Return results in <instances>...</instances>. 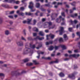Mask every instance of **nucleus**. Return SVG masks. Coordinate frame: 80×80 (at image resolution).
Here are the masks:
<instances>
[{"instance_id":"nucleus-1","label":"nucleus","mask_w":80,"mask_h":80,"mask_svg":"<svg viewBox=\"0 0 80 80\" xmlns=\"http://www.w3.org/2000/svg\"><path fill=\"white\" fill-rule=\"evenodd\" d=\"M25 48L23 53V55H25L28 53H33V50H31V49L29 48L30 47L31 48L34 49L35 48V45H32V44H30V46H28V44H26L25 45Z\"/></svg>"},{"instance_id":"nucleus-2","label":"nucleus","mask_w":80,"mask_h":80,"mask_svg":"<svg viewBox=\"0 0 80 80\" xmlns=\"http://www.w3.org/2000/svg\"><path fill=\"white\" fill-rule=\"evenodd\" d=\"M26 73V71H22L21 72H18L17 71H12L11 72L12 75H15L16 77H17L18 76H19V75H21L23 73Z\"/></svg>"},{"instance_id":"nucleus-3","label":"nucleus","mask_w":80,"mask_h":80,"mask_svg":"<svg viewBox=\"0 0 80 80\" xmlns=\"http://www.w3.org/2000/svg\"><path fill=\"white\" fill-rule=\"evenodd\" d=\"M78 74V72H75L72 73L71 74V75H69L68 76V78H71V79L73 80L75 78V75H77Z\"/></svg>"},{"instance_id":"nucleus-4","label":"nucleus","mask_w":80,"mask_h":80,"mask_svg":"<svg viewBox=\"0 0 80 80\" xmlns=\"http://www.w3.org/2000/svg\"><path fill=\"white\" fill-rule=\"evenodd\" d=\"M28 8L31 9V12H35V10H33V3L32 2H30L29 5L28 6Z\"/></svg>"},{"instance_id":"nucleus-5","label":"nucleus","mask_w":80,"mask_h":80,"mask_svg":"<svg viewBox=\"0 0 80 80\" xmlns=\"http://www.w3.org/2000/svg\"><path fill=\"white\" fill-rule=\"evenodd\" d=\"M59 35H62V34L64 33V30H63V28L62 27L61 28V29L59 30Z\"/></svg>"},{"instance_id":"nucleus-6","label":"nucleus","mask_w":80,"mask_h":80,"mask_svg":"<svg viewBox=\"0 0 80 80\" xmlns=\"http://www.w3.org/2000/svg\"><path fill=\"white\" fill-rule=\"evenodd\" d=\"M58 63V59H56V61H51L49 62V63L51 65L53 64V63Z\"/></svg>"},{"instance_id":"nucleus-7","label":"nucleus","mask_w":80,"mask_h":80,"mask_svg":"<svg viewBox=\"0 0 80 80\" xmlns=\"http://www.w3.org/2000/svg\"><path fill=\"white\" fill-rule=\"evenodd\" d=\"M28 21H23L22 23L24 24L27 23L28 24H30V22H31V21H32V20L31 19H28Z\"/></svg>"},{"instance_id":"nucleus-8","label":"nucleus","mask_w":80,"mask_h":80,"mask_svg":"<svg viewBox=\"0 0 80 80\" xmlns=\"http://www.w3.org/2000/svg\"><path fill=\"white\" fill-rule=\"evenodd\" d=\"M63 38L65 41H67V40H68V36H67V35L66 34H64L63 35Z\"/></svg>"},{"instance_id":"nucleus-9","label":"nucleus","mask_w":80,"mask_h":80,"mask_svg":"<svg viewBox=\"0 0 80 80\" xmlns=\"http://www.w3.org/2000/svg\"><path fill=\"white\" fill-rule=\"evenodd\" d=\"M38 47H36V48L37 49H38L40 48H41L42 47V42H40L38 43Z\"/></svg>"},{"instance_id":"nucleus-10","label":"nucleus","mask_w":80,"mask_h":80,"mask_svg":"<svg viewBox=\"0 0 80 80\" xmlns=\"http://www.w3.org/2000/svg\"><path fill=\"white\" fill-rule=\"evenodd\" d=\"M49 26H48V27H49V29H52V28H54V27H50V26L52 25V23L51 22H49L48 23Z\"/></svg>"},{"instance_id":"nucleus-11","label":"nucleus","mask_w":80,"mask_h":80,"mask_svg":"<svg viewBox=\"0 0 80 80\" xmlns=\"http://www.w3.org/2000/svg\"><path fill=\"white\" fill-rule=\"evenodd\" d=\"M17 44L18 46H20V47H22L23 45V43L22 42H17Z\"/></svg>"},{"instance_id":"nucleus-12","label":"nucleus","mask_w":80,"mask_h":80,"mask_svg":"<svg viewBox=\"0 0 80 80\" xmlns=\"http://www.w3.org/2000/svg\"><path fill=\"white\" fill-rule=\"evenodd\" d=\"M34 39L35 40L38 39V40H43V39H44V37L40 38V37L37 36L36 38H34Z\"/></svg>"},{"instance_id":"nucleus-13","label":"nucleus","mask_w":80,"mask_h":80,"mask_svg":"<svg viewBox=\"0 0 80 80\" xmlns=\"http://www.w3.org/2000/svg\"><path fill=\"white\" fill-rule=\"evenodd\" d=\"M42 59H44V60H51V58L50 57H42Z\"/></svg>"},{"instance_id":"nucleus-14","label":"nucleus","mask_w":80,"mask_h":80,"mask_svg":"<svg viewBox=\"0 0 80 80\" xmlns=\"http://www.w3.org/2000/svg\"><path fill=\"white\" fill-rule=\"evenodd\" d=\"M59 75L60 77H65V74L62 72H60Z\"/></svg>"},{"instance_id":"nucleus-15","label":"nucleus","mask_w":80,"mask_h":80,"mask_svg":"<svg viewBox=\"0 0 80 80\" xmlns=\"http://www.w3.org/2000/svg\"><path fill=\"white\" fill-rule=\"evenodd\" d=\"M25 15H28V16H32L33 15V13H31L30 12H25Z\"/></svg>"},{"instance_id":"nucleus-16","label":"nucleus","mask_w":80,"mask_h":80,"mask_svg":"<svg viewBox=\"0 0 80 80\" xmlns=\"http://www.w3.org/2000/svg\"><path fill=\"white\" fill-rule=\"evenodd\" d=\"M53 43V41H49V42H47L46 43V45H48L50 44H52Z\"/></svg>"},{"instance_id":"nucleus-17","label":"nucleus","mask_w":80,"mask_h":80,"mask_svg":"<svg viewBox=\"0 0 80 80\" xmlns=\"http://www.w3.org/2000/svg\"><path fill=\"white\" fill-rule=\"evenodd\" d=\"M33 63L31 62H27L26 64V66L30 67V66H32V65H33Z\"/></svg>"},{"instance_id":"nucleus-18","label":"nucleus","mask_w":80,"mask_h":80,"mask_svg":"<svg viewBox=\"0 0 80 80\" xmlns=\"http://www.w3.org/2000/svg\"><path fill=\"white\" fill-rule=\"evenodd\" d=\"M53 48H55V47H53V46H50L48 48V50L50 51H52V50H53Z\"/></svg>"},{"instance_id":"nucleus-19","label":"nucleus","mask_w":80,"mask_h":80,"mask_svg":"<svg viewBox=\"0 0 80 80\" xmlns=\"http://www.w3.org/2000/svg\"><path fill=\"white\" fill-rule=\"evenodd\" d=\"M43 6V5H42L41 6V8H40L41 10L42 11V12H46V9L43 8L42 7Z\"/></svg>"},{"instance_id":"nucleus-20","label":"nucleus","mask_w":80,"mask_h":80,"mask_svg":"<svg viewBox=\"0 0 80 80\" xmlns=\"http://www.w3.org/2000/svg\"><path fill=\"white\" fill-rule=\"evenodd\" d=\"M62 21V19L60 18H57L56 20V22L58 23H59L60 22Z\"/></svg>"},{"instance_id":"nucleus-21","label":"nucleus","mask_w":80,"mask_h":80,"mask_svg":"<svg viewBox=\"0 0 80 80\" xmlns=\"http://www.w3.org/2000/svg\"><path fill=\"white\" fill-rule=\"evenodd\" d=\"M22 61L24 63H27V62H28L29 61V59H28V58H26L23 60Z\"/></svg>"},{"instance_id":"nucleus-22","label":"nucleus","mask_w":80,"mask_h":80,"mask_svg":"<svg viewBox=\"0 0 80 80\" xmlns=\"http://www.w3.org/2000/svg\"><path fill=\"white\" fill-rule=\"evenodd\" d=\"M28 40H35L36 39H35V38H32L31 37H29L28 38Z\"/></svg>"},{"instance_id":"nucleus-23","label":"nucleus","mask_w":80,"mask_h":80,"mask_svg":"<svg viewBox=\"0 0 80 80\" xmlns=\"http://www.w3.org/2000/svg\"><path fill=\"white\" fill-rule=\"evenodd\" d=\"M2 6L4 8H8V5H5V4H2Z\"/></svg>"},{"instance_id":"nucleus-24","label":"nucleus","mask_w":80,"mask_h":80,"mask_svg":"<svg viewBox=\"0 0 80 80\" xmlns=\"http://www.w3.org/2000/svg\"><path fill=\"white\" fill-rule=\"evenodd\" d=\"M70 4L72 6H75V4H76V2L73 1L72 3H70Z\"/></svg>"},{"instance_id":"nucleus-25","label":"nucleus","mask_w":80,"mask_h":80,"mask_svg":"<svg viewBox=\"0 0 80 80\" xmlns=\"http://www.w3.org/2000/svg\"><path fill=\"white\" fill-rule=\"evenodd\" d=\"M61 47L62 48L63 50H65V49H67V48L65 47V46L64 45H62Z\"/></svg>"},{"instance_id":"nucleus-26","label":"nucleus","mask_w":80,"mask_h":80,"mask_svg":"<svg viewBox=\"0 0 80 80\" xmlns=\"http://www.w3.org/2000/svg\"><path fill=\"white\" fill-rule=\"evenodd\" d=\"M39 34L41 36H44V33H43V32L40 31L39 33Z\"/></svg>"},{"instance_id":"nucleus-27","label":"nucleus","mask_w":80,"mask_h":80,"mask_svg":"<svg viewBox=\"0 0 80 80\" xmlns=\"http://www.w3.org/2000/svg\"><path fill=\"white\" fill-rule=\"evenodd\" d=\"M78 15L77 13H75L74 15H71V17H72L73 18H74V17H77V16Z\"/></svg>"},{"instance_id":"nucleus-28","label":"nucleus","mask_w":80,"mask_h":80,"mask_svg":"<svg viewBox=\"0 0 80 80\" xmlns=\"http://www.w3.org/2000/svg\"><path fill=\"white\" fill-rule=\"evenodd\" d=\"M59 42H63V38H60L59 39Z\"/></svg>"},{"instance_id":"nucleus-29","label":"nucleus","mask_w":80,"mask_h":80,"mask_svg":"<svg viewBox=\"0 0 80 80\" xmlns=\"http://www.w3.org/2000/svg\"><path fill=\"white\" fill-rule=\"evenodd\" d=\"M10 3H15V0H9Z\"/></svg>"},{"instance_id":"nucleus-30","label":"nucleus","mask_w":80,"mask_h":80,"mask_svg":"<svg viewBox=\"0 0 80 80\" xmlns=\"http://www.w3.org/2000/svg\"><path fill=\"white\" fill-rule=\"evenodd\" d=\"M48 74L50 76H51V77H52L53 75V72H48Z\"/></svg>"},{"instance_id":"nucleus-31","label":"nucleus","mask_w":80,"mask_h":80,"mask_svg":"<svg viewBox=\"0 0 80 80\" xmlns=\"http://www.w3.org/2000/svg\"><path fill=\"white\" fill-rule=\"evenodd\" d=\"M20 1H17L14 2V3H16V4H17V5H18V4H20Z\"/></svg>"},{"instance_id":"nucleus-32","label":"nucleus","mask_w":80,"mask_h":80,"mask_svg":"<svg viewBox=\"0 0 80 80\" xmlns=\"http://www.w3.org/2000/svg\"><path fill=\"white\" fill-rule=\"evenodd\" d=\"M37 23V21L35 19H34L33 21V24L32 25H35Z\"/></svg>"},{"instance_id":"nucleus-33","label":"nucleus","mask_w":80,"mask_h":80,"mask_svg":"<svg viewBox=\"0 0 80 80\" xmlns=\"http://www.w3.org/2000/svg\"><path fill=\"white\" fill-rule=\"evenodd\" d=\"M5 12V15H8L10 14V11H6Z\"/></svg>"},{"instance_id":"nucleus-34","label":"nucleus","mask_w":80,"mask_h":80,"mask_svg":"<svg viewBox=\"0 0 80 80\" xmlns=\"http://www.w3.org/2000/svg\"><path fill=\"white\" fill-rule=\"evenodd\" d=\"M40 6V3H36V7L37 8H39Z\"/></svg>"},{"instance_id":"nucleus-35","label":"nucleus","mask_w":80,"mask_h":80,"mask_svg":"<svg viewBox=\"0 0 80 80\" xmlns=\"http://www.w3.org/2000/svg\"><path fill=\"white\" fill-rule=\"evenodd\" d=\"M5 34L6 35H8L9 34V31L8 30H7L5 32Z\"/></svg>"},{"instance_id":"nucleus-36","label":"nucleus","mask_w":80,"mask_h":80,"mask_svg":"<svg viewBox=\"0 0 80 80\" xmlns=\"http://www.w3.org/2000/svg\"><path fill=\"white\" fill-rule=\"evenodd\" d=\"M19 15H21V16L23 17V16H24V13H23V12H22L20 13L19 14Z\"/></svg>"},{"instance_id":"nucleus-37","label":"nucleus","mask_w":80,"mask_h":80,"mask_svg":"<svg viewBox=\"0 0 80 80\" xmlns=\"http://www.w3.org/2000/svg\"><path fill=\"white\" fill-rule=\"evenodd\" d=\"M61 15L64 17H65V12H62L61 13Z\"/></svg>"},{"instance_id":"nucleus-38","label":"nucleus","mask_w":80,"mask_h":80,"mask_svg":"<svg viewBox=\"0 0 80 80\" xmlns=\"http://www.w3.org/2000/svg\"><path fill=\"white\" fill-rule=\"evenodd\" d=\"M59 48V46H55L54 48H55V49L56 50H58Z\"/></svg>"},{"instance_id":"nucleus-39","label":"nucleus","mask_w":80,"mask_h":80,"mask_svg":"<svg viewBox=\"0 0 80 80\" xmlns=\"http://www.w3.org/2000/svg\"><path fill=\"white\" fill-rule=\"evenodd\" d=\"M62 4L63 3H62V2H58L57 3V5H62Z\"/></svg>"},{"instance_id":"nucleus-40","label":"nucleus","mask_w":80,"mask_h":80,"mask_svg":"<svg viewBox=\"0 0 80 80\" xmlns=\"http://www.w3.org/2000/svg\"><path fill=\"white\" fill-rule=\"evenodd\" d=\"M54 37H55V35H54L52 34L51 36V38L52 39H53V38H54Z\"/></svg>"},{"instance_id":"nucleus-41","label":"nucleus","mask_w":80,"mask_h":80,"mask_svg":"<svg viewBox=\"0 0 80 80\" xmlns=\"http://www.w3.org/2000/svg\"><path fill=\"white\" fill-rule=\"evenodd\" d=\"M78 68V67H77V65H74V69H76Z\"/></svg>"},{"instance_id":"nucleus-42","label":"nucleus","mask_w":80,"mask_h":80,"mask_svg":"<svg viewBox=\"0 0 80 80\" xmlns=\"http://www.w3.org/2000/svg\"><path fill=\"white\" fill-rule=\"evenodd\" d=\"M51 18H52V20H54L55 19V18L53 17V15L51 16Z\"/></svg>"},{"instance_id":"nucleus-43","label":"nucleus","mask_w":80,"mask_h":80,"mask_svg":"<svg viewBox=\"0 0 80 80\" xmlns=\"http://www.w3.org/2000/svg\"><path fill=\"white\" fill-rule=\"evenodd\" d=\"M34 29H36L35 30V31L34 32H38V28H35V27H34Z\"/></svg>"},{"instance_id":"nucleus-44","label":"nucleus","mask_w":80,"mask_h":80,"mask_svg":"<svg viewBox=\"0 0 80 80\" xmlns=\"http://www.w3.org/2000/svg\"><path fill=\"white\" fill-rule=\"evenodd\" d=\"M33 63H34L35 64V65H37V64H39V63L38 62H36V61L35 60H33Z\"/></svg>"},{"instance_id":"nucleus-45","label":"nucleus","mask_w":80,"mask_h":80,"mask_svg":"<svg viewBox=\"0 0 80 80\" xmlns=\"http://www.w3.org/2000/svg\"><path fill=\"white\" fill-rule=\"evenodd\" d=\"M3 22V19H2V18H0V24H1V23H2V22Z\"/></svg>"},{"instance_id":"nucleus-46","label":"nucleus","mask_w":80,"mask_h":80,"mask_svg":"<svg viewBox=\"0 0 80 80\" xmlns=\"http://www.w3.org/2000/svg\"><path fill=\"white\" fill-rule=\"evenodd\" d=\"M75 57H75V58H77V57H80V55L79 54H75Z\"/></svg>"},{"instance_id":"nucleus-47","label":"nucleus","mask_w":80,"mask_h":80,"mask_svg":"<svg viewBox=\"0 0 80 80\" xmlns=\"http://www.w3.org/2000/svg\"><path fill=\"white\" fill-rule=\"evenodd\" d=\"M75 56V54H74L73 55H69V57H74Z\"/></svg>"},{"instance_id":"nucleus-48","label":"nucleus","mask_w":80,"mask_h":80,"mask_svg":"<svg viewBox=\"0 0 80 80\" xmlns=\"http://www.w3.org/2000/svg\"><path fill=\"white\" fill-rule=\"evenodd\" d=\"M65 22L64 21H63V22L61 23V25H65Z\"/></svg>"},{"instance_id":"nucleus-49","label":"nucleus","mask_w":80,"mask_h":80,"mask_svg":"<svg viewBox=\"0 0 80 80\" xmlns=\"http://www.w3.org/2000/svg\"><path fill=\"white\" fill-rule=\"evenodd\" d=\"M5 75L3 73H0V77H4Z\"/></svg>"},{"instance_id":"nucleus-50","label":"nucleus","mask_w":80,"mask_h":80,"mask_svg":"<svg viewBox=\"0 0 80 80\" xmlns=\"http://www.w3.org/2000/svg\"><path fill=\"white\" fill-rule=\"evenodd\" d=\"M37 35V33H33V37H36Z\"/></svg>"},{"instance_id":"nucleus-51","label":"nucleus","mask_w":80,"mask_h":80,"mask_svg":"<svg viewBox=\"0 0 80 80\" xmlns=\"http://www.w3.org/2000/svg\"><path fill=\"white\" fill-rule=\"evenodd\" d=\"M70 22L71 25H73V23H74V21H72V20H70Z\"/></svg>"},{"instance_id":"nucleus-52","label":"nucleus","mask_w":80,"mask_h":80,"mask_svg":"<svg viewBox=\"0 0 80 80\" xmlns=\"http://www.w3.org/2000/svg\"><path fill=\"white\" fill-rule=\"evenodd\" d=\"M69 59V58H66L64 59V61H68Z\"/></svg>"},{"instance_id":"nucleus-53","label":"nucleus","mask_w":80,"mask_h":80,"mask_svg":"<svg viewBox=\"0 0 80 80\" xmlns=\"http://www.w3.org/2000/svg\"><path fill=\"white\" fill-rule=\"evenodd\" d=\"M14 13V11H9V13L10 14H13V13Z\"/></svg>"},{"instance_id":"nucleus-54","label":"nucleus","mask_w":80,"mask_h":80,"mask_svg":"<svg viewBox=\"0 0 80 80\" xmlns=\"http://www.w3.org/2000/svg\"><path fill=\"white\" fill-rule=\"evenodd\" d=\"M8 17L10 18H13V17L12 16H8Z\"/></svg>"},{"instance_id":"nucleus-55","label":"nucleus","mask_w":80,"mask_h":80,"mask_svg":"<svg viewBox=\"0 0 80 80\" xmlns=\"http://www.w3.org/2000/svg\"><path fill=\"white\" fill-rule=\"evenodd\" d=\"M24 8H23V7H21L20 8V9L21 10H24Z\"/></svg>"},{"instance_id":"nucleus-56","label":"nucleus","mask_w":80,"mask_h":80,"mask_svg":"<svg viewBox=\"0 0 80 80\" xmlns=\"http://www.w3.org/2000/svg\"><path fill=\"white\" fill-rule=\"evenodd\" d=\"M22 40H24V41L26 42V40L23 37H22Z\"/></svg>"},{"instance_id":"nucleus-57","label":"nucleus","mask_w":80,"mask_h":80,"mask_svg":"<svg viewBox=\"0 0 80 80\" xmlns=\"http://www.w3.org/2000/svg\"><path fill=\"white\" fill-rule=\"evenodd\" d=\"M73 11L72 10V9H70V13H73Z\"/></svg>"},{"instance_id":"nucleus-58","label":"nucleus","mask_w":80,"mask_h":80,"mask_svg":"<svg viewBox=\"0 0 80 80\" xmlns=\"http://www.w3.org/2000/svg\"><path fill=\"white\" fill-rule=\"evenodd\" d=\"M46 18H43L42 19V21L43 22H45V21L46 20Z\"/></svg>"},{"instance_id":"nucleus-59","label":"nucleus","mask_w":80,"mask_h":80,"mask_svg":"<svg viewBox=\"0 0 80 80\" xmlns=\"http://www.w3.org/2000/svg\"><path fill=\"white\" fill-rule=\"evenodd\" d=\"M57 3V2H54L52 3V5H55Z\"/></svg>"},{"instance_id":"nucleus-60","label":"nucleus","mask_w":80,"mask_h":80,"mask_svg":"<svg viewBox=\"0 0 80 80\" xmlns=\"http://www.w3.org/2000/svg\"><path fill=\"white\" fill-rule=\"evenodd\" d=\"M69 30L70 32H72V28H69Z\"/></svg>"},{"instance_id":"nucleus-61","label":"nucleus","mask_w":80,"mask_h":80,"mask_svg":"<svg viewBox=\"0 0 80 80\" xmlns=\"http://www.w3.org/2000/svg\"><path fill=\"white\" fill-rule=\"evenodd\" d=\"M77 22H78V21L76 20H75L74 21V23L75 24H76V23H77Z\"/></svg>"},{"instance_id":"nucleus-62","label":"nucleus","mask_w":80,"mask_h":80,"mask_svg":"<svg viewBox=\"0 0 80 80\" xmlns=\"http://www.w3.org/2000/svg\"><path fill=\"white\" fill-rule=\"evenodd\" d=\"M9 28L10 30H12V31H13L14 29V28Z\"/></svg>"},{"instance_id":"nucleus-63","label":"nucleus","mask_w":80,"mask_h":80,"mask_svg":"<svg viewBox=\"0 0 80 80\" xmlns=\"http://www.w3.org/2000/svg\"><path fill=\"white\" fill-rule=\"evenodd\" d=\"M77 34L78 36H79L80 35V32H77Z\"/></svg>"},{"instance_id":"nucleus-64","label":"nucleus","mask_w":80,"mask_h":80,"mask_svg":"<svg viewBox=\"0 0 80 80\" xmlns=\"http://www.w3.org/2000/svg\"><path fill=\"white\" fill-rule=\"evenodd\" d=\"M23 32H24V35H26V32H25V30H24Z\"/></svg>"}]
</instances>
